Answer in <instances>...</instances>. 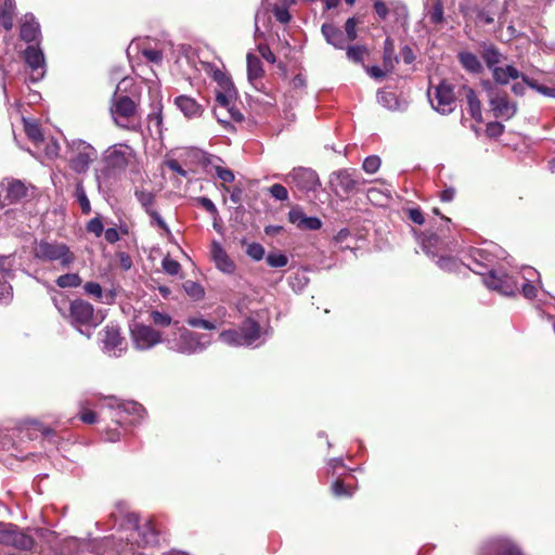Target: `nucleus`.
Listing matches in <instances>:
<instances>
[{"label": "nucleus", "mask_w": 555, "mask_h": 555, "mask_svg": "<svg viewBox=\"0 0 555 555\" xmlns=\"http://www.w3.org/2000/svg\"><path fill=\"white\" fill-rule=\"evenodd\" d=\"M34 258L40 263H49L60 269H69L77 260L76 254L64 242L42 238L33 247Z\"/></svg>", "instance_id": "nucleus-1"}, {"label": "nucleus", "mask_w": 555, "mask_h": 555, "mask_svg": "<svg viewBox=\"0 0 555 555\" xmlns=\"http://www.w3.org/2000/svg\"><path fill=\"white\" fill-rule=\"evenodd\" d=\"M269 333L251 318L245 319L238 330H225L219 334V339L231 347H258L262 345Z\"/></svg>", "instance_id": "nucleus-2"}, {"label": "nucleus", "mask_w": 555, "mask_h": 555, "mask_svg": "<svg viewBox=\"0 0 555 555\" xmlns=\"http://www.w3.org/2000/svg\"><path fill=\"white\" fill-rule=\"evenodd\" d=\"M114 122L127 130L137 131L141 127L138 103L128 95L114 94L109 107Z\"/></svg>", "instance_id": "nucleus-3"}, {"label": "nucleus", "mask_w": 555, "mask_h": 555, "mask_svg": "<svg viewBox=\"0 0 555 555\" xmlns=\"http://www.w3.org/2000/svg\"><path fill=\"white\" fill-rule=\"evenodd\" d=\"M164 341L170 350L184 354L201 352L210 344L207 335L197 334L184 327L178 328L172 338L168 337Z\"/></svg>", "instance_id": "nucleus-4"}, {"label": "nucleus", "mask_w": 555, "mask_h": 555, "mask_svg": "<svg viewBox=\"0 0 555 555\" xmlns=\"http://www.w3.org/2000/svg\"><path fill=\"white\" fill-rule=\"evenodd\" d=\"M492 262V254L485 248H476L470 254V261L464 263L469 270L477 274L483 275V270ZM437 264L446 271H456L463 264L453 257H439Z\"/></svg>", "instance_id": "nucleus-5"}, {"label": "nucleus", "mask_w": 555, "mask_h": 555, "mask_svg": "<svg viewBox=\"0 0 555 555\" xmlns=\"http://www.w3.org/2000/svg\"><path fill=\"white\" fill-rule=\"evenodd\" d=\"M66 318L72 325L88 337H90V333H86L81 327H96L100 323L94 314L93 306L82 299H75L68 304V314Z\"/></svg>", "instance_id": "nucleus-6"}, {"label": "nucleus", "mask_w": 555, "mask_h": 555, "mask_svg": "<svg viewBox=\"0 0 555 555\" xmlns=\"http://www.w3.org/2000/svg\"><path fill=\"white\" fill-rule=\"evenodd\" d=\"M487 98L491 111L496 118L508 120L517 113V104L508 95L490 82H485Z\"/></svg>", "instance_id": "nucleus-7"}, {"label": "nucleus", "mask_w": 555, "mask_h": 555, "mask_svg": "<svg viewBox=\"0 0 555 555\" xmlns=\"http://www.w3.org/2000/svg\"><path fill=\"white\" fill-rule=\"evenodd\" d=\"M69 166L77 173L86 172L96 159V150L82 140H75L69 144Z\"/></svg>", "instance_id": "nucleus-8"}, {"label": "nucleus", "mask_w": 555, "mask_h": 555, "mask_svg": "<svg viewBox=\"0 0 555 555\" xmlns=\"http://www.w3.org/2000/svg\"><path fill=\"white\" fill-rule=\"evenodd\" d=\"M235 96L236 92L233 86L216 91V106L214 108V113L219 122H228L227 118L220 117L221 109H225L232 120L241 121L243 119L241 112L234 107L233 102Z\"/></svg>", "instance_id": "nucleus-9"}, {"label": "nucleus", "mask_w": 555, "mask_h": 555, "mask_svg": "<svg viewBox=\"0 0 555 555\" xmlns=\"http://www.w3.org/2000/svg\"><path fill=\"white\" fill-rule=\"evenodd\" d=\"M133 149L127 144H114L103 153V162L107 168L125 170L134 158Z\"/></svg>", "instance_id": "nucleus-10"}, {"label": "nucleus", "mask_w": 555, "mask_h": 555, "mask_svg": "<svg viewBox=\"0 0 555 555\" xmlns=\"http://www.w3.org/2000/svg\"><path fill=\"white\" fill-rule=\"evenodd\" d=\"M433 108L441 114H449L455 108V95L453 88L446 81L435 87L433 92L428 93Z\"/></svg>", "instance_id": "nucleus-11"}, {"label": "nucleus", "mask_w": 555, "mask_h": 555, "mask_svg": "<svg viewBox=\"0 0 555 555\" xmlns=\"http://www.w3.org/2000/svg\"><path fill=\"white\" fill-rule=\"evenodd\" d=\"M284 180L286 183L292 184L298 191L304 193L315 191L320 185L319 177L315 171L304 167L293 169Z\"/></svg>", "instance_id": "nucleus-12"}, {"label": "nucleus", "mask_w": 555, "mask_h": 555, "mask_svg": "<svg viewBox=\"0 0 555 555\" xmlns=\"http://www.w3.org/2000/svg\"><path fill=\"white\" fill-rule=\"evenodd\" d=\"M133 345L139 350H147L162 343V335L151 326L135 323L131 327Z\"/></svg>", "instance_id": "nucleus-13"}, {"label": "nucleus", "mask_w": 555, "mask_h": 555, "mask_svg": "<svg viewBox=\"0 0 555 555\" xmlns=\"http://www.w3.org/2000/svg\"><path fill=\"white\" fill-rule=\"evenodd\" d=\"M330 184L336 194L347 195L356 191L361 181L353 171L343 169L331 175Z\"/></svg>", "instance_id": "nucleus-14"}, {"label": "nucleus", "mask_w": 555, "mask_h": 555, "mask_svg": "<svg viewBox=\"0 0 555 555\" xmlns=\"http://www.w3.org/2000/svg\"><path fill=\"white\" fill-rule=\"evenodd\" d=\"M483 283L488 288L506 296L514 295L519 289L518 282L514 276L504 273L498 274L493 270H490L489 275L483 279Z\"/></svg>", "instance_id": "nucleus-15"}, {"label": "nucleus", "mask_w": 555, "mask_h": 555, "mask_svg": "<svg viewBox=\"0 0 555 555\" xmlns=\"http://www.w3.org/2000/svg\"><path fill=\"white\" fill-rule=\"evenodd\" d=\"M24 60L30 69V80L37 82L46 75V60L40 48L29 46L24 51Z\"/></svg>", "instance_id": "nucleus-16"}, {"label": "nucleus", "mask_w": 555, "mask_h": 555, "mask_svg": "<svg viewBox=\"0 0 555 555\" xmlns=\"http://www.w3.org/2000/svg\"><path fill=\"white\" fill-rule=\"evenodd\" d=\"M103 350L115 357L119 356L124 350V339L120 336L119 328L115 325H107L103 331Z\"/></svg>", "instance_id": "nucleus-17"}, {"label": "nucleus", "mask_w": 555, "mask_h": 555, "mask_svg": "<svg viewBox=\"0 0 555 555\" xmlns=\"http://www.w3.org/2000/svg\"><path fill=\"white\" fill-rule=\"evenodd\" d=\"M210 254L216 267L220 271L227 274L234 273L236 266L219 242L214 241L211 243Z\"/></svg>", "instance_id": "nucleus-18"}, {"label": "nucleus", "mask_w": 555, "mask_h": 555, "mask_svg": "<svg viewBox=\"0 0 555 555\" xmlns=\"http://www.w3.org/2000/svg\"><path fill=\"white\" fill-rule=\"evenodd\" d=\"M482 555H522L519 548L508 539H495L483 548Z\"/></svg>", "instance_id": "nucleus-19"}, {"label": "nucleus", "mask_w": 555, "mask_h": 555, "mask_svg": "<svg viewBox=\"0 0 555 555\" xmlns=\"http://www.w3.org/2000/svg\"><path fill=\"white\" fill-rule=\"evenodd\" d=\"M271 8L262 0L261 8L255 14V38L260 39L271 30Z\"/></svg>", "instance_id": "nucleus-20"}, {"label": "nucleus", "mask_w": 555, "mask_h": 555, "mask_svg": "<svg viewBox=\"0 0 555 555\" xmlns=\"http://www.w3.org/2000/svg\"><path fill=\"white\" fill-rule=\"evenodd\" d=\"M176 106L188 118L199 117L203 113V106L189 95H179L175 99Z\"/></svg>", "instance_id": "nucleus-21"}, {"label": "nucleus", "mask_w": 555, "mask_h": 555, "mask_svg": "<svg viewBox=\"0 0 555 555\" xmlns=\"http://www.w3.org/2000/svg\"><path fill=\"white\" fill-rule=\"evenodd\" d=\"M321 30L328 44H332L336 49L345 48L348 39L339 28L332 24H323Z\"/></svg>", "instance_id": "nucleus-22"}, {"label": "nucleus", "mask_w": 555, "mask_h": 555, "mask_svg": "<svg viewBox=\"0 0 555 555\" xmlns=\"http://www.w3.org/2000/svg\"><path fill=\"white\" fill-rule=\"evenodd\" d=\"M40 34L39 23L33 14H25L21 26V38L26 42L35 41Z\"/></svg>", "instance_id": "nucleus-23"}, {"label": "nucleus", "mask_w": 555, "mask_h": 555, "mask_svg": "<svg viewBox=\"0 0 555 555\" xmlns=\"http://www.w3.org/2000/svg\"><path fill=\"white\" fill-rule=\"evenodd\" d=\"M107 401H108L107 405L109 408L121 409L127 414L134 415L137 417V420H141L144 416L145 410L138 402H133V401L120 402L115 397H108Z\"/></svg>", "instance_id": "nucleus-24"}, {"label": "nucleus", "mask_w": 555, "mask_h": 555, "mask_svg": "<svg viewBox=\"0 0 555 555\" xmlns=\"http://www.w3.org/2000/svg\"><path fill=\"white\" fill-rule=\"evenodd\" d=\"M493 79L499 85H507L511 80H516L521 73L513 65H504L493 68Z\"/></svg>", "instance_id": "nucleus-25"}, {"label": "nucleus", "mask_w": 555, "mask_h": 555, "mask_svg": "<svg viewBox=\"0 0 555 555\" xmlns=\"http://www.w3.org/2000/svg\"><path fill=\"white\" fill-rule=\"evenodd\" d=\"M1 188L5 189L7 198L13 203L24 198L27 195L26 185L20 180H11L5 184L2 183Z\"/></svg>", "instance_id": "nucleus-26"}, {"label": "nucleus", "mask_w": 555, "mask_h": 555, "mask_svg": "<svg viewBox=\"0 0 555 555\" xmlns=\"http://www.w3.org/2000/svg\"><path fill=\"white\" fill-rule=\"evenodd\" d=\"M465 96L469 108L470 116L476 121L482 120L481 103L477 98L475 91L470 88H465Z\"/></svg>", "instance_id": "nucleus-27"}, {"label": "nucleus", "mask_w": 555, "mask_h": 555, "mask_svg": "<svg viewBox=\"0 0 555 555\" xmlns=\"http://www.w3.org/2000/svg\"><path fill=\"white\" fill-rule=\"evenodd\" d=\"M263 75L260 59L251 53L247 54V76L251 83H255Z\"/></svg>", "instance_id": "nucleus-28"}, {"label": "nucleus", "mask_w": 555, "mask_h": 555, "mask_svg": "<svg viewBox=\"0 0 555 555\" xmlns=\"http://www.w3.org/2000/svg\"><path fill=\"white\" fill-rule=\"evenodd\" d=\"M384 68L386 70H392L396 63H398V57L395 54V43L391 38H386L384 42Z\"/></svg>", "instance_id": "nucleus-29"}, {"label": "nucleus", "mask_w": 555, "mask_h": 555, "mask_svg": "<svg viewBox=\"0 0 555 555\" xmlns=\"http://www.w3.org/2000/svg\"><path fill=\"white\" fill-rule=\"evenodd\" d=\"M138 535L142 537L141 542L144 545H152L157 543V533L153 527V525L149 521L143 524L137 529L135 532Z\"/></svg>", "instance_id": "nucleus-30"}, {"label": "nucleus", "mask_w": 555, "mask_h": 555, "mask_svg": "<svg viewBox=\"0 0 555 555\" xmlns=\"http://www.w3.org/2000/svg\"><path fill=\"white\" fill-rule=\"evenodd\" d=\"M11 545L18 550H30L34 546V539L26 534L25 532L20 531L17 528H15L13 540H11Z\"/></svg>", "instance_id": "nucleus-31"}, {"label": "nucleus", "mask_w": 555, "mask_h": 555, "mask_svg": "<svg viewBox=\"0 0 555 555\" xmlns=\"http://www.w3.org/2000/svg\"><path fill=\"white\" fill-rule=\"evenodd\" d=\"M460 62L464 68L472 73H480L482 69L481 63L478 57L470 52H463L459 55Z\"/></svg>", "instance_id": "nucleus-32"}, {"label": "nucleus", "mask_w": 555, "mask_h": 555, "mask_svg": "<svg viewBox=\"0 0 555 555\" xmlns=\"http://www.w3.org/2000/svg\"><path fill=\"white\" fill-rule=\"evenodd\" d=\"M421 240L423 249L426 254L436 255L434 249H437L442 245V241L440 236L436 233H431L429 235H423L418 237Z\"/></svg>", "instance_id": "nucleus-33"}, {"label": "nucleus", "mask_w": 555, "mask_h": 555, "mask_svg": "<svg viewBox=\"0 0 555 555\" xmlns=\"http://www.w3.org/2000/svg\"><path fill=\"white\" fill-rule=\"evenodd\" d=\"M81 282L78 273H65L56 279V285L61 288L78 287Z\"/></svg>", "instance_id": "nucleus-34"}, {"label": "nucleus", "mask_w": 555, "mask_h": 555, "mask_svg": "<svg viewBox=\"0 0 555 555\" xmlns=\"http://www.w3.org/2000/svg\"><path fill=\"white\" fill-rule=\"evenodd\" d=\"M207 72L212 77V79L218 83L220 89L233 86L230 78L221 69L212 65H207Z\"/></svg>", "instance_id": "nucleus-35"}, {"label": "nucleus", "mask_w": 555, "mask_h": 555, "mask_svg": "<svg viewBox=\"0 0 555 555\" xmlns=\"http://www.w3.org/2000/svg\"><path fill=\"white\" fill-rule=\"evenodd\" d=\"M212 169L215 170V175L222 181V188L224 191L229 192V188H227L225 183H231L234 181L235 176L234 172L228 168H223L220 165H215L211 162H209Z\"/></svg>", "instance_id": "nucleus-36"}, {"label": "nucleus", "mask_w": 555, "mask_h": 555, "mask_svg": "<svg viewBox=\"0 0 555 555\" xmlns=\"http://www.w3.org/2000/svg\"><path fill=\"white\" fill-rule=\"evenodd\" d=\"M24 120V128L27 137L35 143H39L42 141V132L38 126L37 122L23 118Z\"/></svg>", "instance_id": "nucleus-37"}, {"label": "nucleus", "mask_w": 555, "mask_h": 555, "mask_svg": "<svg viewBox=\"0 0 555 555\" xmlns=\"http://www.w3.org/2000/svg\"><path fill=\"white\" fill-rule=\"evenodd\" d=\"M182 286L185 293L194 300H199L205 295L203 286L194 281L188 280Z\"/></svg>", "instance_id": "nucleus-38"}, {"label": "nucleus", "mask_w": 555, "mask_h": 555, "mask_svg": "<svg viewBox=\"0 0 555 555\" xmlns=\"http://www.w3.org/2000/svg\"><path fill=\"white\" fill-rule=\"evenodd\" d=\"M134 194L137 199L144 207L146 212L153 209L155 196L152 192L146 190H137Z\"/></svg>", "instance_id": "nucleus-39"}, {"label": "nucleus", "mask_w": 555, "mask_h": 555, "mask_svg": "<svg viewBox=\"0 0 555 555\" xmlns=\"http://www.w3.org/2000/svg\"><path fill=\"white\" fill-rule=\"evenodd\" d=\"M75 196L81 207L83 214L91 211V205L81 182H78L75 190Z\"/></svg>", "instance_id": "nucleus-40"}, {"label": "nucleus", "mask_w": 555, "mask_h": 555, "mask_svg": "<svg viewBox=\"0 0 555 555\" xmlns=\"http://www.w3.org/2000/svg\"><path fill=\"white\" fill-rule=\"evenodd\" d=\"M483 60L491 72L493 68L499 67V63L501 61V54L499 51L492 47L488 48L483 52Z\"/></svg>", "instance_id": "nucleus-41"}, {"label": "nucleus", "mask_w": 555, "mask_h": 555, "mask_svg": "<svg viewBox=\"0 0 555 555\" xmlns=\"http://www.w3.org/2000/svg\"><path fill=\"white\" fill-rule=\"evenodd\" d=\"M267 4L271 8V11L273 12L276 21H279L282 24H286L291 21L292 16H291L287 8L280 7L279 2L267 3Z\"/></svg>", "instance_id": "nucleus-42"}, {"label": "nucleus", "mask_w": 555, "mask_h": 555, "mask_svg": "<svg viewBox=\"0 0 555 555\" xmlns=\"http://www.w3.org/2000/svg\"><path fill=\"white\" fill-rule=\"evenodd\" d=\"M347 57L354 63H362L366 49L363 46H350L347 48Z\"/></svg>", "instance_id": "nucleus-43"}, {"label": "nucleus", "mask_w": 555, "mask_h": 555, "mask_svg": "<svg viewBox=\"0 0 555 555\" xmlns=\"http://www.w3.org/2000/svg\"><path fill=\"white\" fill-rule=\"evenodd\" d=\"M10 278L0 274V301L9 302L12 298V286Z\"/></svg>", "instance_id": "nucleus-44"}, {"label": "nucleus", "mask_w": 555, "mask_h": 555, "mask_svg": "<svg viewBox=\"0 0 555 555\" xmlns=\"http://www.w3.org/2000/svg\"><path fill=\"white\" fill-rule=\"evenodd\" d=\"M266 260L267 263L272 268H282L288 263V258L281 253H270Z\"/></svg>", "instance_id": "nucleus-45"}, {"label": "nucleus", "mask_w": 555, "mask_h": 555, "mask_svg": "<svg viewBox=\"0 0 555 555\" xmlns=\"http://www.w3.org/2000/svg\"><path fill=\"white\" fill-rule=\"evenodd\" d=\"M519 78H521V82H515L512 86V91L516 95H522L526 91L527 86L539 90L540 87L537 86L533 81L529 80V78L527 76H525L524 74H521V76Z\"/></svg>", "instance_id": "nucleus-46"}, {"label": "nucleus", "mask_w": 555, "mask_h": 555, "mask_svg": "<svg viewBox=\"0 0 555 555\" xmlns=\"http://www.w3.org/2000/svg\"><path fill=\"white\" fill-rule=\"evenodd\" d=\"M150 318H151V321L157 325V326H162V327H166V326H169L171 324V317L167 313H164V312H159V311H152L151 314H150Z\"/></svg>", "instance_id": "nucleus-47"}, {"label": "nucleus", "mask_w": 555, "mask_h": 555, "mask_svg": "<svg viewBox=\"0 0 555 555\" xmlns=\"http://www.w3.org/2000/svg\"><path fill=\"white\" fill-rule=\"evenodd\" d=\"M14 259L11 256L0 257V274L12 279Z\"/></svg>", "instance_id": "nucleus-48"}, {"label": "nucleus", "mask_w": 555, "mask_h": 555, "mask_svg": "<svg viewBox=\"0 0 555 555\" xmlns=\"http://www.w3.org/2000/svg\"><path fill=\"white\" fill-rule=\"evenodd\" d=\"M15 526L12 525H3L0 522V543L4 545H11V540H13V534L15 531Z\"/></svg>", "instance_id": "nucleus-49"}, {"label": "nucleus", "mask_w": 555, "mask_h": 555, "mask_svg": "<svg viewBox=\"0 0 555 555\" xmlns=\"http://www.w3.org/2000/svg\"><path fill=\"white\" fill-rule=\"evenodd\" d=\"M443 5L440 0L436 1L428 13L429 21L434 24H440L443 21Z\"/></svg>", "instance_id": "nucleus-50"}, {"label": "nucleus", "mask_w": 555, "mask_h": 555, "mask_svg": "<svg viewBox=\"0 0 555 555\" xmlns=\"http://www.w3.org/2000/svg\"><path fill=\"white\" fill-rule=\"evenodd\" d=\"M380 158L372 155L363 160L362 168L366 173H375L380 167Z\"/></svg>", "instance_id": "nucleus-51"}, {"label": "nucleus", "mask_w": 555, "mask_h": 555, "mask_svg": "<svg viewBox=\"0 0 555 555\" xmlns=\"http://www.w3.org/2000/svg\"><path fill=\"white\" fill-rule=\"evenodd\" d=\"M162 267L163 270L169 275H177L181 270L180 263L170 257H165L163 259Z\"/></svg>", "instance_id": "nucleus-52"}, {"label": "nucleus", "mask_w": 555, "mask_h": 555, "mask_svg": "<svg viewBox=\"0 0 555 555\" xmlns=\"http://www.w3.org/2000/svg\"><path fill=\"white\" fill-rule=\"evenodd\" d=\"M246 254L255 261H259L264 256V248L259 243H250L247 245Z\"/></svg>", "instance_id": "nucleus-53"}, {"label": "nucleus", "mask_w": 555, "mask_h": 555, "mask_svg": "<svg viewBox=\"0 0 555 555\" xmlns=\"http://www.w3.org/2000/svg\"><path fill=\"white\" fill-rule=\"evenodd\" d=\"M186 323L192 327H201L208 331L215 330L217 327L214 322L197 317L189 318Z\"/></svg>", "instance_id": "nucleus-54"}, {"label": "nucleus", "mask_w": 555, "mask_h": 555, "mask_svg": "<svg viewBox=\"0 0 555 555\" xmlns=\"http://www.w3.org/2000/svg\"><path fill=\"white\" fill-rule=\"evenodd\" d=\"M86 229L89 233L94 234L96 237H100L104 232V225L100 218L91 219L87 223Z\"/></svg>", "instance_id": "nucleus-55"}, {"label": "nucleus", "mask_w": 555, "mask_h": 555, "mask_svg": "<svg viewBox=\"0 0 555 555\" xmlns=\"http://www.w3.org/2000/svg\"><path fill=\"white\" fill-rule=\"evenodd\" d=\"M269 193L272 197H274L278 201H286L288 198V191L287 189L282 184H273L269 189Z\"/></svg>", "instance_id": "nucleus-56"}, {"label": "nucleus", "mask_w": 555, "mask_h": 555, "mask_svg": "<svg viewBox=\"0 0 555 555\" xmlns=\"http://www.w3.org/2000/svg\"><path fill=\"white\" fill-rule=\"evenodd\" d=\"M333 494L336 496H351L353 491L346 487L339 479L335 480L332 485Z\"/></svg>", "instance_id": "nucleus-57"}, {"label": "nucleus", "mask_w": 555, "mask_h": 555, "mask_svg": "<svg viewBox=\"0 0 555 555\" xmlns=\"http://www.w3.org/2000/svg\"><path fill=\"white\" fill-rule=\"evenodd\" d=\"M358 21L356 17H350L346 21L345 24V35L348 39V41H352L357 38V25Z\"/></svg>", "instance_id": "nucleus-58"}, {"label": "nucleus", "mask_w": 555, "mask_h": 555, "mask_svg": "<svg viewBox=\"0 0 555 555\" xmlns=\"http://www.w3.org/2000/svg\"><path fill=\"white\" fill-rule=\"evenodd\" d=\"M305 217V214L299 208H293L288 212L289 221L299 229H301L304 224Z\"/></svg>", "instance_id": "nucleus-59"}, {"label": "nucleus", "mask_w": 555, "mask_h": 555, "mask_svg": "<svg viewBox=\"0 0 555 555\" xmlns=\"http://www.w3.org/2000/svg\"><path fill=\"white\" fill-rule=\"evenodd\" d=\"M83 289L87 295L95 297L96 299H101L102 297V287L99 283L88 282L85 284Z\"/></svg>", "instance_id": "nucleus-60"}, {"label": "nucleus", "mask_w": 555, "mask_h": 555, "mask_svg": "<svg viewBox=\"0 0 555 555\" xmlns=\"http://www.w3.org/2000/svg\"><path fill=\"white\" fill-rule=\"evenodd\" d=\"M59 152H60V145L56 141L50 140L49 142H47L46 147H44V155L49 159H53V158L57 157Z\"/></svg>", "instance_id": "nucleus-61"}, {"label": "nucleus", "mask_w": 555, "mask_h": 555, "mask_svg": "<svg viewBox=\"0 0 555 555\" xmlns=\"http://www.w3.org/2000/svg\"><path fill=\"white\" fill-rule=\"evenodd\" d=\"M147 214L152 218V224H157L167 234H170V230H169L167 223L164 221V219L160 217V215L156 210L152 209Z\"/></svg>", "instance_id": "nucleus-62"}, {"label": "nucleus", "mask_w": 555, "mask_h": 555, "mask_svg": "<svg viewBox=\"0 0 555 555\" xmlns=\"http://www.w3.org/2000/svg\"><path fill=\"white\" fill-rule=\"evenodd\" d=\"M143 55L147 61L155 63V64H158L163 61V53L158 50L144 49Z\"/></svg>", "instance_id": "nucleus-63"}, {"label": "nucleus", "mask_w": 555, "mask_h": 555, "mask_svg": "<svg viewBox=\"0 0 555 555\" xmlns=\"http://www.w3.org/2000/svg\"><path fill=\"white\" fill-rule=\"evenodd\" d=\"M322 227V222L317 217H305L301 229L304 230H319Z\"/></svg>", "instance_id": "nucleus-64"}]
</instances>
